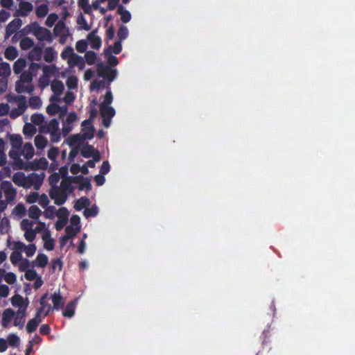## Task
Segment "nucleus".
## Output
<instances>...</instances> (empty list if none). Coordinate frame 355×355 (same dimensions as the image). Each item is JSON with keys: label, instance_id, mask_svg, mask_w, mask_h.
<instances>
[{"label": "nucleus", "instance_id": "1", "mask_svg": "<svg viewBox=\"0 0 355 355\" xmlns=\"http://www.w3.org/2000/svg\"><path fill=\"white\" fill-rule=\"evenodd\" d=\"M32 80L33 75L31 72H23L20 76L19 80L16 83V92L19 94L23 92L31 94L34 90V86L31 84Z\"/></svg>", "mask_w": 355, "mask_h": 355}, {"label": "nucleus", "instance_id": "2", "mask_svg": "<svg viewBox=\"0 0 355 355\" xmlns=\"http://www.w3.org/2000/svg\"><path fill=\"white\" fill-rule=\"evenodd\" d=\"M96 72L98 76L103 78L109 83L113 81L117 76L116 69H112L110 66L105 65L102 62L97 64Z\"/></svg>", "mask_w": 355, "mask_h": 355}, {"label": "nucleus", "instance_id": "3", "mask_svg": "<svg viewBox=\"0 0 355 355\" xmlns=\"http://www.w3.org/2000/svg\"><path fill=\"white\" fill-rule=\"evenodd\" d=\"M68 196L67 192L62 191L57 186H53L49 190V196L51 199L54 200V203L56 205H63L66 202Z\"/></svg>", "mask_w": 355, "mask_h": 355}, {"label": "nucleus", "instance_id": "4", "mask_svg": "<svg viewBox=\"0 0 355 355\" xmlns=\"http://www.w3.org/2000/svg\"><path fill=\"white\" fill-rule=\"evenodd\" d=\"M1 189L4 192L6 202L10 203L14 201L17 196V190L13 187L11 182L7 180L2 181Z\"/></svg>", "mask_w": 355, "mask_h": 355}, {"label": "nucleus", "instance_id": "5", "mask_svg": "<svg viewBox=\"0 0 355 355\" xmlns=\"http://www.w3.org/2000/svg\"><path fill=\"white\" fill-rule=\"evenodd\" d=\"M81 155L85 158L92 157L94 161L98 162L101 159V155L99 151L94 148L92 145L87 144L85 145L81 150Z\"/></svg>", "mask_w": 355, "mask_h": 355}, {"label": "nucleus", "instance_id": "6", "mask_svg": "<svg viewBox=\"0 0 355 355\" xmlns=\"http://www.w3.org/2000/svg\"><path fill=\"white\" fill-rule=\"evenodd\" d=\"M72 182H73V184H78V189L80 191L83 189L89 191L92 189L90 180L88 178H84L82 175L73 177Z\"/></svg>", "mask_w": 355, "mask_h": 355}, {"label": "nucleus", "instance_id": "7", "mask_svg": "<svg viewBox=\"0 0 355 355\" xmlns=\"http://www.w3.org/2000/svg\"><path fill=\"white\" fill-rule=\"evenodd\" d=\"M22 25V21L19 18H15L12 20L6 27V37L8 38L17 31Z\"/></svg>", "mask_w": 355, "mask_h": 355}, {"label": "nucleus", "instance_id": "8", "mask_svg": "<svg viewBox=\"0 0 355 355\" xmlns=\"http://www.w3.org/2000/svg\"><path fill=\"white\" fill-rule=\"evenodd\" d=\"M33 9V6L28 1H21L19 3V10H17L15 16L26 17Z\"/></svg>", "mask_w": 355, "mask_h": 355}, {"label": "nucleus", "instance_id": "9", "mask_svg": "<svg viewBox=\"0 0 355 355\" xmlns=\"http://www.w3.org/2000/svg\"><path fill=\"white\" fill-rule=\"evenodd\" d=\"M97 30H93L87 35V40L90 43L92 49H98L101 46V39L99 36L96 35Z\"/></svg>", "mask_w": 355, "mask_h": 355}, {"label": "nucleus", "instance_id": "10", "mask_svg": "<svg viewBox=\"0 0 355 355\" xmlns=\"http://www.w3.org/2000/svg\"><path fill=\"white\" fill-rule=\"evenodd\" d=\"M51 298L53 304L51 309L60 310L64 307V299L60 295V291L55 292Z\"/></svg>", "mask_w": 355, "mask_h": 355}, {"label": "nucleus", "instance_id": "11", "mask_svg": "<svg viewBox=\"0 0 355 355\" xmlns=\"http://www.w3.org/2000/svg\"><path fill=\"white\" fill-rule=\"evenodd\" d=\"M68 64L69 67H73L76 66L79 68V69H83L85 66V62L84 59L76 53H74V55L69 58L68 60Z\"/></svg>", "mask_w": 355, "mask_h": 355}, {"label": "nucleus", "instance_id": "12", "mask_svg": "<svg viewBox=\"0 0 355 355\" xmlns=\"http://www.w3.org/2000/svg\"><path fill=\"white\" fill-rule=\"evenodd\" d=\"M26 310H18L14 319V325L22 329L25 323Z\"/></svg>", "mask_w": 355, "mask_h": 355}, {"label": "nucleus", "instance_id": "13", "mask_svg": "<svg viewBox=\"0 0 355 355\" xmlns=\"http://www.w3.org/2000/svg\"><path fill=\"white\" fill-rule=\"evenodd\" d=\"M42 240L44 241V247L49 251L53 250L55 248V242L53 239L51 238V233L49 230H46L44 234L42 235Z\"/></svg>", "mask_w": 355, "mask_h": 355}, {"label": "nucleus", "instance_id": "14", "mask_svg": "<svg viewBox=\"0 0 355 355\" xmlns=\"http://www.w3.org/2000/svg\"><path fill=\"white\" fill-rule=\"evenodd\" d=\"M15 311L11 309L4 310L2 315L1 325L6 328L15 316Z\"/></svg>", "mask_w": 355, "mask_h": 355}, {"label": "nucleus", "instance_id": "15", "mask_svg": "<svg viewBox=\"0 0 355 355\" xmlns=\"http://www.w3.org/2000/svg\"><path fill=\"white\" fill-rule=\"evenodd\" d=\"M72 178L73 177H69L67 178L63 179L61 181L60 183V189L62 191H64L65 192H67V194L72 193L75 188L72 186V184H73V182H72Z\"/></svg>", "mask_w": 355, "mask_h": 355}, {"label": "nucleus", "instance_id": "16", "mask_svg": "<svg viewBox=\"0 0 355 355\" xmlns=\"http://www.w3.org/2000/svg\"><path fill=\"white\" fill-rule=\"evenodd\" d=\"M76 303L77 299L71 300L67 304L62 313L64 317L71 318L74 315Z\"/></svg>", "mask_w": 355, "mask_h": 355}, {"label": "nucleus", "instance_id": "17", "mask_svg": "<svg viewBox=\"0 0 355 355\" xmlns=\"http://www.w3.org/2000/svg\"><path fill=\"white\" fill-rule=\"evenodd\" d=\"M122 50L121 41L118 40L114 42L113 46H109L107 49L104 50V55L105 56L112 54L114 53V54H119Z\"/></svg>", "mask_w": 355, "mask_h": 355}, {"label": "nucleus", "instance_id": "18", "mask_svg": "<svg viewBox=\"0 0 355 355\" xmlns=\"http://www.w3.org/2000/svg\"><path fill=\"white\" fill-rule=\"evenodd\" d=\"M100 113L102 118L112 119L115 115V110L110 106L100 105Z\"/></svg>", "mask_w": 355, "mask_h": 355}, {"label": "nucleus", "instance_id": "19", "mask_svg": "<svg viewBox=\"0 0 355 355\" xmlns=\"http://www.w3.org/2000/svg\"><path fill=\"white\" fill-rule=\"evenodd\" d=\"M51 87L56 96H60L63 92L64 88L62 82L57 79L52 81Z\"/></svg>", "mask_w": 355, "mask_h": 355}, {"label": "nucleus", "instance_id": "20", "mask_svg": "<svg viewBox=\"0 0 355 355\" xmlns=\"http://www.w3.org/2000/svg\"><path fill=\"white\" fill-rule=\"evenodd\" d=\"M90 205V200L87 197H81L76 200L74 204V209L76 211H81L83 208L87 207Z\"/></svg>", "mask_w": 355, "mask_h": 355}, {"label": "nucleus", "instance_id": "21", "mask_svg": "<svg viewBox=\"0 0 355 355\" xmlns=\"http://www.w3.org/2000/svg\"><path fill=\"white\" fill-rule=\"evenodd\" d=\"M82 132L83 136L85 139H91L94 137V127L92 123L91 125H86L85 126H82Z\"/></svg>", "mask_w": 355, "mask_h": 355}, {"label": "nucleus", "instance_id": "22", "mask_svg": "<svg viewBox=\"0 0 355 355\" xmlns=\"http://www.w3.org/2000/svg\"><path fill=\"white\" fill-rule=\"evenodd\" d=\"M117 13L121 15V20L123 23H128L131 19V14L128 10L124 9V7L121 5L118 6Z\"/></svg>", "mask_w": 355, "mask_h": 355}, {"label": "nucleus", "instance_id": "23", "mask_svg": "<svg viewBox=\"0 0 355 355\" xmlns=\"http://www.w3.org/2000/svg\"><path fill=\"white\" fill-rule=\"evenodd\" d=\"M42 48L40 46H35L28 54V58L31 60L39 61L42 58Z\"/></svg>", "mask_w": 355, "mask_h": 355}, {"label": "nucleus", "instance_id": "24", "mask_svg": "<svg viewBox=\"0 0 355 355\" xmlns=\"http://www.w3.org/2000/svg\"><path fill=\"white\" fill-rule=\"evenodd\" d=\"M26 61L25 59H24V58L17 59L14 62V64H13L14 73L16 74H19V73H21V71L26 67Z\"/></svg>", "mask_w": 355, "mask_h": 355}, {"label": "nucleus", "instance_id": "25", "mask_svg": "<svg viewBox=\"0 0 355 355\" xmlns=\"http://www.w3.org/2000/svg\"><path fill=\"white\" fill-rule=\"evenodd\" d=\"M85 139L83 137V136L81 135H73L68 137L67 139V144L70 146H73L76 145H78L84 141Z\"/></svg>", "mask_w": 355, "mask_h": 355}, {"label": "nucleus", "instance_id": "26", "mask_svg": "<svg viewBox=\"0 0 355 355\" xmlns=\"http://www.w3.org/2000/svg\"><path fill=\"white\" fill-rule=\"evenodd\" d=\"M4 56L8 60H13L18 56V51L15 46H10L6 49Z\"/></svg>", "mask_w": 355, "mask_h": 355}, {"label": "nucleus", "instance_id": "27", "mask_svg": "<svg viewBox=\"0 0 355 355\" xmlns=\"http://www.w3.org/2000/svg\"><path fill=\"white\" fill-rule=\"evenodd\" d=\"M48 164L49 163L46 159L42 157L39 159H35L33 161L32 168L33 170L46 169L48 166Z\"/></svg>", "mask_w": 355, "mask_h": 355}, {"label": "nucleus", "instance_id": "28", "mask_svg": "<svg viewBox=\"0 0 355 355\" xmlns=\"http://www.w3.org/2000/svg\"><path fill=\"white\" fill-rule=\"evenodd\" d=\"M42 179L37 175H33L28 177L27 180V187L34 185L35 189H37L42 184Z\"/></svg>", "mask_w": 355, "mask_h": 355}, {"label": "nucleus", "instance_id": "29", "mask_svg": "<svg viewBox=\"0 0 355 355\" xmlns=\"http://www.w3.org/2000/svg\"><path fill=\"white\" fill-rule=\"evenodd\" d=\"M10 141L12 148H21L22 138L19 135H10Z\"/></svg>", "mask_w": 355, "mask_h": 355}, {"label": "nucleus", "instance_id": "30", "mask_svg": "<svg viewBox=\"0 0 355 355\" xmlns=\"http://www.w3.org/2000/svg\"><path fill=\"white\" fill-rule=\"evenodd\" d=\"M19 46L22 50H28L34 46L33 40L28 37H24L20 41Z\"/></svg>", "mask_w": 355, "mask_h": 355}, {"label": "nucleus", "instance_id": "31", "mask_svg": "<svg viewBox=\"0 0 355 355\" xmlns=\"http://www.w3.org/2000/svg\"><path fill=\"white\" fill-rule=\"evenodd\" d=\"M36 128L33 123H26L23 128V133L27 137H33L36 133Z\"/></svg>", "mask_w": 355, "mask_h": 355}, {"label": "nucleus", "instance_id": "32", "mask_svg": "<svg viewBox=\"0 0 355 355\" xmlns=\"http://www.w3.org/2000/svg\"><path fill=\"white\" fill-rule=\"evenodd\" d=\"M34 142L37 149H43L46 146L48 141L44 136L38 135L35 137Z\"/></svg>", "mask_w": 355, "mask_h": 355}, {"label": "nucleus", "instance_id": "33", "mask_svg": "<svg viewBox=\"0 0 355 355\" xmlns=\"http://www.w3.org/2000/svg\"><path fill=\"white\" fill-rule=\"evenodd\" d=\"M42 211L36 205H31L28 209V216L33 219H38Z\"/></svg>", "mask_w": 355, "mask_h": 355}, {"label": "nucleus", "instance_id": "34", "mask_svg": "<svg viewBox=\"0 0 355 355\" xmlns=\"http://www.w3.org/2000/svg\"><path fill=\"white\" fill-rule=\"evenodd\" d=\"M48 257L43 253L38 254L35 260L37 266L40 268H44L48 264Z\"/></svg>", "mask_w": 355, "mask_h": 355}, {"label": "nucleus", "instance_id": "35", "mask_svg": "<svg viewBox=\"0 0 355 355\" xmlns=\"http://www.w3.org/2000/svg\"><path fill=\"white\" fill-rule=\"evenodd\" d=\"M49 12V8L46 4L42 3L36 8V15L39 18L45 17Z\"/></svg>", "mask_w": 355, "mask_h": 355}, {"label": "nucleus", "instance_id": "36", "mask_svg": "<svg viewBox=\"0 0 355 355\" xmlns=\"http://www.w3.org/2000/svg\"><path fill=\"white\" fill-rule=\"evenodd\" d=\"M55 51L52 47H47L44 50V59L47 62H51L55 59Z\"/></svg>", "mask_w": 355, "mask_h": 355}, {"label": "nucleus", "instance_id": "37", "mask_svg": "<svg viewBox=\"0 0 355 355\" xmlns=\"http://www.w3.org/2000/svg\"><path fill=\"white\" fill-rule=\"evenodd\" d=\"M19 336L14 334H9L7 338L8 344L12 347H17L19 345Z\"/></svg>", "mask_w": 355, "mask_h": 355}, {"label": "nucleus", "instance_id": "38", "mask_svg": "<svg viewBox=\"0 0 355 355\" xmlns=\"http://www.w3.org/2000/svg\"><path fill=\"white\" fill-rule=\"evenodd\" d=\"M20 149L21 148H12V149L9 151L8 155L11 159L22 164V161L20 159V156L21 155V152Z\"/></svg>", "mask_w": 355, "mask_h": 355}, {"label": "nucleus", "instance_id": "39", "mask_svg": "<svg viewBox=\"0 0 355 355\" xmlns=\"http://www.w3.org/2000/svg\"><path fill=\"white\" fill-rule=\"evenodd\" d=\"M31 122L33 125H40L44 122V116L42 114H33L31 116Z\"/></svg>", "mask_w": 355, "mask_h": 355}, {"label": "nucleus", "instance_id": "40", "mask_svg": "<svg viewBox=\"0 0 355 355\" xmlns=\"http://www.w3.org/2000/svg\"><path fill=\"white\" fill-rule=\"evenodd\" d=\"M29 106L33 109H38L42 105V101L40 97L38 96H31L29 98Z\"/></svg>", "mask_w": 355, "mask_h": 355}, {"label": "nucleus", "instance_id": "41", "mask_svg": "<svg viewBox=\"0 0 355 355\" xmlns=\"http://www.w3.org/2000/svg\"><path fill=\"white\" fill-rule=\"evenodd\" d=\"M98 210L96 206L87 208L84 210L83 214L85 218L94 217L98 214Z\"/></svg>", "mask_w": 355, "mask_h": 355}, {"label": "nucleus", "instance_id": "42", "mask_svg": "<svg viewBox=\"0 0 355 355\" xmlns=\"http://www.w3.org/2000/svg\"><path fill=\"white\" fill-rule=\"evenodd\" d=\"M119 40L122 41L126 39L128 36V30L125 26L121 25L117 33Z\"/></svg>", "mask_w": 355, "mask_h": 355}, {"label": "nucleus", "instance_id": "43", "mask_svg": "<svg viewBox=\"0 0 355 355\" xmlns=\"http://www.w3.org/2000/svg\"><path fill=\"white\" fill-rule=\"evenodd\" d=\"M85 61L88 64L92 65L94 64L96 60V54L94 51H87L85 55Z\"/></svg>", "mask_w": 355, "mask_h": 355}, {"label": "nucleus", "instance_id": "44", "mask_svg": "<svg viewBox=\"0 0 355 355\" xmlns=\"http://www.w3.org/2000/svg\"><path fill=\"white\" fill-rule=\"evenodd\" d=\"M113 101V96L111 92L110 87L107 88L106 94L105 95L104 101L100 105L109 106Z\"/></svg>", "mask_w": 355, "mask_h": 355}, {"label": "nucleus", "instance_id": "45", "mask_svg": "<svg viewBox=\"0 0 355 355\" xmlns=\"http://www.w3.org/2000/svg\"><path fill=\"white\" fill-rule=\"evenodd\" d=\"M61 107L55 103H51L46 107V112L51 116L55 115L60 112Z\"/></svg>", "mask_w": 355, "mask_h": 355}, {"label": "nucleus", "instance_id": "46", "mask_svg": "<svg viewBox=\"0 0 355 355\" xmlns=\"http://www.w3.org/2000/svg\"><path fill=\"white\" fill-rule=\"evenodd\" d=\"M73 49L71 46H67L61 53V58L63 60H69L74 55Z\"/></svg>", "mask_w": 355, "mask_h": 355}, {"label": "nucleus", "instance_id": "47", "mask_svg": "<svg viewBox=\"0 0 355 355\" xmlns=\"http://www.w3.org/2000/svg\"><path fill=\"white\" fill-rule=\"evenodd\" d=\"M15 101L18 102V109L23 112L26 109V99L24 96L20 95L15 97Z\"/></svg>", "mask_w": 355, "mask_h": 355}, {"label": "nucleus", "instance_id": "48", "mask_svg": "<svg viewBox=\"0 0 355 355\" xmlns=\"http://www.w3.org/2000/svg\"><path fill=\"white\" fill-rule=\"evenodd\" d=\"M47 296H48L47 293L44 294L41 297L40 300V304L41 306L47 307L46 311L44 313V317H46V315H48L49 312L51 310V307L50 304H49L46 302Z\"/></svg>", "mask_w": 355, "mask_h": 355}, {"label": "nucleus", "instance_id": "49", "mask_svg": "<svg viewBox=\"0 0 355 355\" xmlns=\"http://www.w3.org/2000/svg\"><path fill=\"white\" fill-rule=\"evenodd\" d=\"M79 231L80 227H73L72 225H68L65 228V235L72 238L75 236Z\"/></svg>", "mask_w": 355, "mask_h": 355}, {"label": "nucleus", "instance_id": "50", "mask_svg": "<svg viewBox=\"0 0 355 355\" xmlns=\"http://www.w3.org/2000/svg\"><path fill=\"white\" fill-rule=\"evenodd\" d=\"M63 263L60 258L55 259L51 262V272H54L58 268V270H62Z\"/></svg>", "mask_w": 355, "mask_h": 355}, {"label": "nucleus", "instance_id": "51", "mask_svg": "<svg viewBox=\"0 0 355 355\" xmlns=\"http://www.w3.org/2000/svg\"><path fill=\"white\" fill-rule=\"evenodd\" d=\"M40 324L35 320L31 319L26 325V331L28 334H31L36 331Z\"/></svg>", "mask_w": 355, "mask_h": 355}, {"label": "nucleus", "instance_id": "52", "mask_svg": "<svg viewBox=\"0 0 355 355\" xmlns=\"http://www.w3.org/2000/svg\"><path fill=\"white\" fill-rule=\"evenodd\" d=\"M87 49V42L84 40H78L76 44V49L79 53H84Z\"/></svg>", "mask_w": 355, "mask_h": 355}, {"label": "nucleus", "instance_id": "53", "mask_svg": "<svg viewBox=\"0 0 355 355\" xmlns=\"http://www.w3.org/2000/svg\"><path fill=\"white\" fill-rule=\"evenodd\" d=\"M56 214H57L58 219L68 220V217H69V214L66 207H62L60 208Z\"/></svg>", "mask_w": 355, "mask_h": 355}, {"label": "nucleus", "instance_id": "54", "mask_svg": "<svg viewBox=\"0 0 355 355\" xmlns=\"http://www.w3.org/2000/svg\"><path fill=\"white\" fill-rule=\"evenodd\" d=\"M10 259L13 265H16L20 260L21 261L23 259L21 252L17 251H14L11 253Z\"/></svg>", "mask_w": 355, "mask_h": 355}, {"label": "nucleus", "instance_id": "55", "mask_svg": "<svg viewBox=\"0 0 355 355\" xmlns=\"http://www.w3.org/2000/svg\"><path fill=\"white\" fill-rule=\"evenodd\" d=\"M90 116L89 119H85L82 122V126H85L86 125H91L94 119L96 117L97 114V111L96 109L92 108L89 111Z\"/></svg>", "mask_w": 355, "mask_h": 355}, {"label": "nucleus", "instance_id": "56", "mask_svg": "<svg viewBox=\"0 0 355 355\" xmlns=\"http://www.w3.org/2000/svg\"><path fill=\"white\" fill-rule=\"evenodd\" d=\"M11 303L14 306H22L24 303L23 297L18 294L15 295L11 299Z\"/></svg>", "mask_w": 355, "mask_h": 355}, {"label": "nucleus", "instance_id": "57", "mask_svg": "<svg viewBox=\"0 0 355 355\" xmlns=\"http://www.w3.org/2000/svg\"><path fill=\"white\" fill-rule=\"evenodd\" d=\"M10 73V64L6 62H1L0 64V76H8Z\"/></svg>", "mask_w": 355, "mask_h": 355}, {"label": "nucleus", "instance_id": "58", "mask_svg": "<svg viewBox=\"0 0 355 355\" xmlns=\"http://www.w3.org/2000/svg\"><path fill=\"white\" fill-rule=\"evenodd\" d=\"M66 83L69 89H75L78 85V78L73 76H70L67 78Z\"/></svg>", "mask_w": 355, "mask_h": 355}, {"label": "nucleus", "instance_id": "59", "mask_svg": "<svg viewBox=\"0 0 355 355\" xmlns=\"http://www.w3.org/2000/svg\"><path fill=\"white\" fill-rule=\"evenodd\" d=\"M24 232V237L27 241L32 242L35 240L37 233L34 229H29L28 230Z\"/></svg>", "mask_w": 355, "mask_h": 355}, {"label": "nucleus", "instance_id": "60", "mask_svg": "<svg viewBox=\"0 0 355 355\" xmlns=\"http://www.w3.org/2000/svg\"><path fill=\"white\" fill-rule=\"evenodd\" d=\"M105 87V82L103 80H94L90 85L91 91L98 90Z\"/></svg>", "mask_w": 355, "mask_h": 355}, {"label": "nucleus", "instance_id": "61", "mask_svg": "<svg viewBox=\"0 0 355 355\" xmlns=\"http://www.w3.org/2000/svg\"><path fill=\"white\" fill-rule=\"evenodd\" d=\"M25 253L28 257H31L34 255L36 252L37 248L35 244H30L24 248Z\"/></svg>", "mask_w": 355, "mask_h": 355}, {"label": "nucleus", "instance_id": "62", "mask_svg": "<svg viewBox=\"0 0 355 355\" xmlns=\"http://www.w3.org/2000/svg\"><path fill=\"white\" fill-rule=\"evenodd\" d=\"M58 148L53 147L49 150L47 153V156L51 160L55 161L58 155Z\"/></svg>", "mask_w": 355, "mask_h": 355}, {"label": "nucleus", "instance_id": "63", "mask_svg": "<svg viewBox=\"0 0 355 355\" xmlns=\"http://www.w3.org/2000/svg\"><path fill=\"white\" fill-rule=\"evenodd\" d=\"M47 125L50 132L59 130V122L56 119H51Z\"/></svg>", "mask_w": 355, "mask_h": 355}, {"label": "nucleus", "instance_id": "64", "mask_svg": "<svg viewBox=\"0 0 355 355\" xmlns=\"http://www.w3.org/2000/svg\"><path fill=\"white\" fill-rule=\"evenodd\" d=\"M30 266H31V263H30L29 260L27 259H24L21 261V262L19 263V269L20 271H24L26 272V270H30V268H29Z\"/></svg>", "mask_w": 355, "mask_h": 355}]
</instances>
